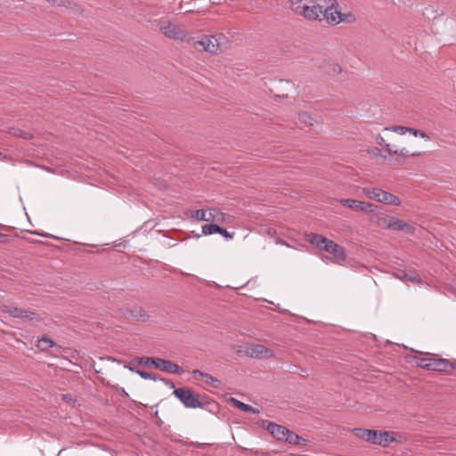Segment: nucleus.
I'll return each instance as SVG.
<instances>
[{
    "label": "nucleus",
    "instance_id": "obj_15",
    "mask_svg": "<svg viewBox=\"0 0 456 456\" xmlns=\"http://www.w3.org/2000/svg\"><path fill=\"white\" fill-rule=\"evenodd\" d=\"M8 313L13 318L23 320H33L35 316L34 313L18 307H11Z\"/></svg>",
    "mask_w": 456,
    "mask_h": 456
},
{
    "label": "nucleus",
    "instance_id": "obj_12",
    "mask_svg": "<svg viewBox=\"0 0 456 456\" xmlns=\"http://www.w3.org/2000/svg\"><path fill=\"white\" fill-rule=\"evenodd\" d=\"M322 13V7L315 4L314 0H311V4L306 5L303 17L308 20H318Z\"/></svg>",
    "mask_w": 456,
    "mask_h": 456
},
{
    "label": "nucleus",
    "instance_id": "obj_1",
    "mask_svg": "<svg viewBox=\"0 0 456 456\" xmlns=\"http://www.w3.org/2000/svg\"><path fill=\"white\" fill-rule=\"evenodd\" d=\"M353 434L359 438L373 444H378L383 447L388 446L395 440L394 433L388 431L354 428Z\"/></svg>",
    "mask_w": 456,
    "mask_h": 456
},
{
    "label": "nucleus",
    "instance_id": "obj_27",
    "mask_svg": "<svg viewBox=\"0 0 456 456\" xmlns=\"http://www.w3.org/2000/svg\"><path fill=\"white\" fill-rule=\"evenodd\" d=\"M302 438L289 429L288 435H286L285 442L291 444H299Z\"/></svg>",
    "mask_w": 456,
    "mask_h": 456
},
{
    "label": "nucleus",
    "instance_id": "obj_13",
    "mask_svg": "<svg viewBox=\"0 0 456 456\" xmlns=\"http://www.w3.org/2000/svg\"><path fill=\"white\" fill-rule=\"evenodd\" d=\"M220 234L226 240H232L233 238V234L230 233L226 229L215 224H209L202 226V234L203 235H211V234Z\"/></svg>",
    "mask_w": 456,
    "mask_h": 456
},
{
    "label": "nucleus",
    "instance_id": "obj_25",
    "mask_svg": "<svg viewBox=\"0 0 456 456\" xmlns=\"http://www.w3.org/2000/svg\"><path fill=\"white\" fill-rule=\"evenodd\" d=\"M376 142L380 145V146H384L387 150V151L392 156L393 154H396L397 153V151L396 150H394V147L389 144V143H387L385 139L380 135H377L376 136Z\"/></svg>",
    "mask_w": 456,
    "mask_h": 456
},
{
    "label": "nucleus",
    "instance_id": "obj_32",
    "mask_svg": "<svg viewBox=\"0 0 456 456\" xmlns=\"http://www.w3.org/2000/svg\"><path fill=\"white\" fill-rule=\"evenodd\" d=\"M409 133H411V134H413L416 137L419 136V137H420L422 139H425L426 141H429L430 140V136L428 134H427L423 131L417 130V129H414V128H410L409 129Z\"/></svg>",
    "mask_w": 456,
    "mask_h": 456
},
{
    "label": "nucleus",
    "instance_id": "obj_14",
    "mask_svg": "<svg viewBox=\"0 0 456 456\" xmlns=\"http://www.w3.org/2000/svg\"><path fill=\"white\" fill-rule=\"evenodd\" d=\"M191 373L194 376H198L203 379H205L206 383L210 385L214 388H218L221 385V381L216 378L211 376L210 374L205 373L200 370H192Z\"/></svg>",
    "mask_w": 456,
    "mask_h": 456
},
{
    "label": "nucleus",
    "instance_id": "obj_42",
    "mask_svg": "<svg viewBox=\"0 0 456 456\" xmlns=\"http://www.w3.org/2000/svg\"><path fill=\"white\" fill-rule=\"evenodd\" d=\"M21 136H22L23 138H28V137H30L31 135H30V134H29V133L24 132V133H22Z\"/></svg>",
    "mask_w": 456,
    "mask_h": 456
},
{
    "label": "nucleus",
    "instance_id": "obj_9",
    "mask_svg": "<svg viewBox=\"0 0 456 456\" xmlns=\"http://www.w3.org/2000/svg\"><path fill=\"white\" fill-rule=\"evenodd\" d=\"M343 206L350 208L352 209L360 210L365 213H372L376 209V206L368 202L360 201L352 199H344L340 200Z\"/></svg>",
    "mask_w": 456,
    "mask_h": 456
},
{
    "label": "nucleus",
    "instance_id": "obj_46",
    "mask_svg": "<svg viewBox=\"0 0 456 456\" xmlns=\"http://www.w3.org/2000/svg\"><path fill=\"white\" fill-rule=\"evenodd\" d=\"M2 236V234H0V237Z\"/></svg>",
    "mask_w": 456,
    "mask_h": 456
},
{
    "label": "nucleus",
    "instance_id": "obj_26",
    "mask_svg": "<svg viewBox=\"0 0 456 456\" xmlns=\"http://www.w3.org/2000/svg\"><path fill=\"white\" fill-rule=\"evenodd\" d=\"M298 118H299V121L304 123V124H306V125H309V126H314V123H316V120L314 118H313L309 113L307 112H302V113H299L298 114Z\"/></svg>",
    "mask_w": 456,
    "mask_h": 456
},
{
    "label": "nucleus",
    "instance_id": "obj_6",
    "mask_svg": "<svg viewBox=\"0 0 456 456\" xmlns=\"http://www.w3.org/2000/svg\"><path fill=\"white\" fill-rule=\"evenodd\" d=\"M219 216H223V214L216 208H209L208 211L197 209L191 212V217L205 222L219 221Z\"/></svg>",
    "mask_w": 456,
    "mask_h": 456
},
{
    "label": "nucleus",
    "instance_id": "obj_28",
    "mask_svg": "<svg viewBox=\"0 0 456 456\" xmlns=\"http://www.w3.org/2000/svg\"><path fill=\"white\" fill-rule=\"evenodd\" d=\"M214 37L215 42L218 44V51H222L226 46L228 42L227 37L222 33L214 35Z\"/></svg>",
    "mask_w": 456,
    "mask_h": 456
},
{
    "label": "nucleus",
    "instance_id": "obj_19",
    "mask_svg": "<svg viewBox=\"0 0 456 456\" xmlns=\"http://www.w3.org/2000/svg\"><path fill=\"white\" fill-rule=\"evenodd\" d=\"M162 370L170 374L182 375L184 373V370L179 365L168 360H165V362H163Z\"/></svg>",
    "mask_w": 456,
    "mask_h": 456
},
{
    "label": "nucleus",
    "instance_id": "obj_30",
    "mask_svg": "<svg viewBox=\"0 0 456 456\" xmlns=\"http://www.w3.org/2000/svg\"><path fill=\"white\" fill-rule=\"evenodd\" d=\"M340 23L351 24L355 21V16L352 12L342 13L339 15Z\"/></svg>",
    "mask_w": 456,
    "mask_h": 456
},
{
    "label": "nucleus",
    "instance_id": "obj_17",
    "mask_svg": "<svg viewBox=\"0 0 456 456\" xmlns=\"http://www.w3.org/2000/svg\"><path fill=\"white\" fill-rule=\"evenodd\" d=\"M290 9L297 14L303 16L306 5L311 4V0H289Z\"/></svg>",
    "mask_w": 456,
    "mask_h": 456
},
{
    "label": "nucleus",
    "instance_id": "obj_33",
    "mask_svg": "<svg viewBox=\"0 0 456 456\" xmlns=\"http://www.w3.org/2000/svg\"><path fill=\"white\" fill-rule=\"evenodd\" d=\"M409 129L410 128H408L406 126H395L385 128V130H390V131L398 133L400 134H404L406 132H409Z\"/></svg>",
    "mask_w": 456,
    "mask_h": 456
},
{
    "label": "nucleus",
    "instance_id": "obj_22",
    "mask_svg": "<svg viewBox=\"0 0 456 456\" xmlns=\"http://www.w3.org/2000/svg\"><path fill=\"white\" fill-rule=\"evenodd\" d=\"M308 240L311 244L315 245L317 248L322 250L323 247L327 245V238L322 235L311 233Z\"/></svg>",
    "mask_w": 456,
    "mask_h": 456
},
{
    "label": "nucleus",
    "instance_id": "obj_16",
    "mask_svg": "<svg viewBox=\"0 0 456 456\" xmlns=\"http://www.w3.org/2000/svg\"><path fill=\"white\" fill-rule=\"evenodd\" d=\"M451 362L444 358L433 357L431 370L449 372Z\"/></svg>",
    "mask_w": 456,
    "mask_h": 456
},
{
    "label": "nucleus",
    "instance_id": "obj_34",
    "mask_svg": "<svg viewBox=\"0 0 456 456\" xmlns=\"http://www.w3.org/2000/svg\"><path fill=\"white\" fill-rule=\"evenodd\" d=\"M164 362H165V359L151 357L150 366L153 365L155 368L162 370Z\"/></svg>",
    "mask_w": 456,
    "mask_h": 456
},
{
    "label": "nucleus",
    "instance_id": "obj_23",
    "mask_svg": "<svg viewBox=\"0 0 456 456\" xmlns=\"http://www.w3.org/2000/svg\"><path fill=\"white\" fill-rule=\"evenodd\" d=\"M330 253L333 256V258L337 261H344L346 259V253L342 247L335 243L331 248Z\"/></svg>",
    "mask_w": 456,
    "mask_h": 456
},
{
    "label": "nucleus",
    "instance_id": "obj_18",
    "mask_svg": "<svg viewBox=\"0 0 456 456\" xmlns=\"http://www.w3.org/2000/svg\"><path fill=\"white\" fill-rule=\"evenodd\" d=\"M231 402L234 407L245 412H248L251 414H258L260 412L258 409L254 408L249 404L244 403L236 398L232 397Z\"/></svg>",
    "mask_w": 456,
    "mask_h": 456
},
{
    "label": "nucleus",
    "instance_id": "obj_3",
    "mask_svg": "<svg viewBox=\"0 0 456 456\" xmlns=\"http://www.w3.org/2000/svg\"><path fill=\"white\" fill-rule=\"evenodd\" d=\"M363 192L367 198L377 202L392 206H399L402 202L397 196L379 188H364Z\"/></svg>",
    "mask_w": 456,
    "mask_h": 456
},
{
    "label": "nucleus",
    "instance_id": "obj_2",
    "mask_svg": "<svg viewBox=\"0 0 456 456\" xmlns=\"http://www.w3.org/2000/svg\"><path fill=\"white\" fill-rule=\"evenodd\" d=\"M173 395L183 404L185 408H203L200 395L190 388L181 387L174 390Z\"/></svg>",
    "mask_w": 456,
    "mask_h": 456
},
{
    "label": "nucleus",
    "instance_id": "obj_7",
    "mask_svg": "<svg viewBox=\"0 0 456 456\" xmlns=\"http://www.w3.org/2000/svg\"><path fill=\"white\" fill-rule=\"evenodd\" d=\"M322 15L326 22L331 26H335L340 23L339 15L340 11L338 10V4L336 0H332V3L325 10H322Z\"/></svg>",
    "mask_w": 456,
    "mask_h": 456
},
{
    "label": "nucleus",
    "instance_id": "obj_4",
    "mask_svg": "<svg viewBox=\"0 0 456 456\" xmlns=\"http://www.w3.org/2000/svg\"><path fill=\"white\" fill-rule=\"evenodd\" d=\"M159 30L169 39H180L190 43L192 38L187 36L183 25L176 24L171 21L162 22Z\"/></svg>",
    "mask_w": 456,
    "mask_h": 456
},
{
    "label": "nucleus",
    "instance_id": "obj_24",
    "mask_svg": "<svg viewBox=\"0 0 456 456\" xmlns=\"http://www.w3.org/2000/svg\"><path fill=\"white\" fill-rule=\"evenodd\" d=\"M56 344L53 340L49 338L44 337L37 340V346L41 351H46L47 349L55 346Z\"/></svg>",
    "mask_w": 456,
    "mask_h": 456
},
{
    "label": "nucleus",
    "instance_id": "obj_21",
    "mask_svg": "<svg viewBox=\"0 0 456 456\" xmlns=\"http://www.w3.org/2000/svg\"><path fill=\"white\" fill-rule=\"evenodd\" d=\"M323 71L330 76L338 75L342 71L341 67L335 62L326 61L322 67Z\"/></svg>",
    "mask_w": 456,
    "mask_h": 456
},
{
    "label": "nucleus",
    "instance_id": "obj_36",
    "mask_svg": "<svg viewBox=\"0 0 456 456\" xmlns=\"http://www.w3.org/2000/svg\"><path fill=\"white\" fill-rule=\"evenodd\" d=\"M334 244H335L334 241L327 239V245H326V247H323L322 250L330 253V249H331V248L333 247Z\"/></svg>",
    "mask_w": 456,
    "mask_h": 456
},
{
    "label": "nucleus",
    "instance_id": "obj_29",
    "mask_svg": "<svg viewBox=\"0 0 456 456\" xmlns=\"http://www.w3.org/2000/svg\"><path fill=\"white\" fill-rule=\"evenodd\" d=\"M433 357H425L418 360V366L431 370Z\"/></svg>",
    "mask_w": 456,
    "mask_h": 456
},
{
    "label": "nucleus",
    "instance_id": "obj_40",
    "mask_svg": "<svg viewBox=\"0 0 456 456\" xmlns=\"http://www.w3.org/2000/svg\"><path fill=\"white\" fill-rule=\"evenodd\" d=\"M371 152L374 154V155H380V150L378 149V148H374Z\"/></svg>",
    "mask_w": 456,
    "mask_h": 456
},
{
    "label": "nucleus",
    "instance_id": "obj_37",
    "mask_svg": "<svg viewBox=\"0 0 456 456\" xmlns=\"http://www.w3.org/2000/svg\"><path fill=\"white\" fill-rule=\"evenodd\" d=\"M408 280L412 282H420V280L417 275H411L408 277Z\"/></svg>",
    "mask_w": 456,
    "mask_h": 456
},
{
    "label": "nucleus",
    "instance_id": "obj_8",
    "mask_svg": "<svg viewBox=\"0 0 456 456\" xmlns=\"http://www.w3.org/2000/svg\"><path fill=\"white\" fill-rule=\"evenodd\" d=\"M386 227L398 232H404L409 234H412L415 231L414 227L407 224L406 222L397 219L393 216H389L385 220Z\"/></svg>",
    "mask_w": 456,
    "mask_h": 456
},
{
    "label": "nucleus",
    "instance_id": "obj_38",
    "mask_svg": "<svg viewBox=\"0 0 456 456\" xmlns=\"http://www.w3.org/2000/svg\"><path fill=\"white\" fill-rule=\"evenodd\" d=\"M33 233H34V234H36V235H37V236L44 237V238H48V237H50V235H48L47 233H44V232H34Z\"/></svg>",
    "mask_w": 456,
    "mask_h": 456
},
{
    "label": "nucleus",
    "instance_id": "obj_20",
    "mask_svg": "<svg viewBox=\"0 0 456 456\" xmlns=\"http://www.w3.org/2000/svg\"><path fill=\"white\" fill-rule=\"evenodd\" d=\"M136 374H138L141 378H142L144 379H151L154 381L159 379L167 386H170L171 387H175L174 383L169 382L167 379H166L164 378L158 379L156 377V375L147 372V371H144V370H136Z\"/></svg>",
    "mask_w": 456,
    "mask_h": 456
},
{
    "label": "nucleus",
    "instance_id": "obj_31",
    "mask_svg": "<svg viewBox=\"0 0 456 456\" xmlns=\"http://www.w3.org/2000/svg\"><path fill=\"white\" fill-rule=\"evenodd\" d=\"M134 363L150 367L151 357H136L131 362L130 364Z\"/></svg>",
    "mask_w": 456,
    "mask_h": 456
},
{
    "label": "nucleus",
    "instance_id": "obj_10",
    "mask_svg": "<svg viewBox=\"0 0 456 456\" xmlns=\"http://www.w3.org/2000/svg\"><path fill=\"white\" fill-rule=\"evenodd\" d=\"M245 353L250 357L270 358L273 352L263 345L251 344L246 347Z\"/></svg>",
    "mask_w": 456,
    "mask_h": 456
},
{
    "label": "nucleus",
    "instance_id": "obj_45",
    "mask_svg": "<svg viewBox=\"0 0 456 456\" xmlns=\"http://www.w3.org/2000/svg\"><path fill=\"white\" fill-rule=\"evenodd\" d=\"M273 232L274 233L275 232L274 231H271V230H269V232H268L269 234H273Z\"/></svg>",
    "mask_w": 456,
    "mask_h": 456
},
{
    "label": "nucleus",
    "instance_id": "obj_5",
    "mask_svg": "<svg viewBox=\"0 0 456 456\" xmlns=\"http://www.w3.org/2000/svg\"><path fill=\"white\" fill-rule=\"evenodd\" d=\"M192 41L194 48L198 51L216 53L218 52V44L215 42L214 36H205L200 40Z\"/></svg>",
    "mask_w": 456,
    "mask_h": 456
},
{
    "label": "nucleus",
    "instance_id": "obj_44",
    "mask_svg": "<svg viewBox=\"0 0 456 456\" xmlns=\"http://www.w3.org/2000/svg\"><path fill=\"white\" fill-rule=\"evenodd\" d=\"M281 244H282V245H286V246H289V245H288V243H287L286 241H284V240H281Z\"/></svg>",
    "mask_w": 456,
    "mask_h": 456
},
{
    "label": "nucleus",
    "instance_id": "obj_39",
    "mask_svg": "<svg viewBox=\"0 0 456 456\" xmlns=\"http://www.w3.org/2000/svg\"><path fill=\"white\" fill-rule=\"evenodd\" d=\"M455 369H456V360L453 362H451V365L449 366V371L452 370H455Z\"/></svg>",
    "mask_w": 456,
    "mask_h": 456
},
{
    "label": "nucleus",
    "instance_id": "obj_11",
    "mask_svg": "<svg viewBox=\"0 0 456 456\" xmlns=\"http://www.w3.org/2000/svg\"><path fill=\"white\" fill-rule=\"evenodd\" d=\"M263 427H265L272 436L280 441H284L286 435H288L289 429L281 425L275 424L273 422L263 421Z\"/></svg>",
    "mask_w": 456,
    "mask_h": 456
},
{
    "label": "nucleus",
    "instance_id": "obj_43",
    "mask_svg": "<svg viewBox=\"0 0 456 456\" xmlns=\"http://www.w3.org/2000/svg\"><path fill=\"white\" fill-rule=\"evenodd\" d=\"M224 0H209V2L213 3V4H221Z\"/></svg>",
    "mask_w": 456,
    "mask_h": 456
},
{
    "label": "nucleus",
    "instance_id": "obj_35",
    "mask_svg": "<svg viewBox=\"0 0 456 456\" xmlns=\"http://www.w3.org/2000/svg\"><path fill=\"white\" fill-rule=\"evenodd\" d=\"M397 153L395 155H401V156H419L420 155V152H411L410 153L409 151L406 149V148H402L401 150H397Z\"/></svg>",
    "mask_w": 456,
    "mask_h": 456
},
{
    "label": "nucleus",
    "instance_id": "obj_41",
    "mask_svg": "<svg viewBox=\"0 0 456 456\" xmlns=\"http://www.w3.org/2000/svg\"><path fill=\"white\" fill-rule=\"evenodd\" d=\"M125 367L127 368L130 371L136 373L137 369L132 367L131 365H126Z\"/></svg>",
    "mask_w": 456,
    "mask_h": 456
}]
</instances>
